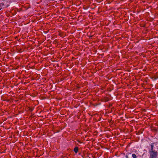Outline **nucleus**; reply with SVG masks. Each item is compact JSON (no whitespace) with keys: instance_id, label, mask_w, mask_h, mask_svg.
Returning <instances> with one entry per match:
<instances>
[{"instance_id":"f257e3e1","label":"nucleus","mask_w":158,"mask_h":158,"mask_svg":"<svg viewBox=\"0 0 158 158\" xmlns=\"http://www.w3.org/2000/svg\"><path fill=\"white\" fill-rule=\"evenodd\" d=\"M150 158H156L157 156V152L155 151H149Z\"/></svg>"},{"instance_id":"f03ea898","label":"nucleus","mask_w":158,"mask_h":158,"mask_svg":"<svg viewBox=\"0 0 158 158\" xmlns=\"http://www.w3.org/2000/svg\"><path fill=\"white\" fill-rule=\"evenodd\" d=\"M78 150V147H75L74 149V151L75 153H77Z\"/></svg>"},{"instance_id":"7ed1b4c3","label":"nucleus","mask_w":158,"mask_h":158,"mask_svg":"<svg viewBox=\"0 0 158 158\" xmlns=\"http://www.w3.org/2000/svg\"><path fill=\"white\" fill-rule=\"evenodd\" d=\"M151 150H150V151H153V147H154V145H153V143H151Z\"/></svg>"},{"instance_id":"20e7f679","label":"nucleus","mask_w":158,"mask_h":158,"mask_svg":"<svg viewBox=\"0 0 158 158\" xmlns=\"http://www.w3.org/2000/svg\"><path fill=\"white\" fill-rule=\"evenodd\" d=\"M132 157L134 158H136L137 157L136 155L135 154H132Z\"/></svg>"}]
</instances>
